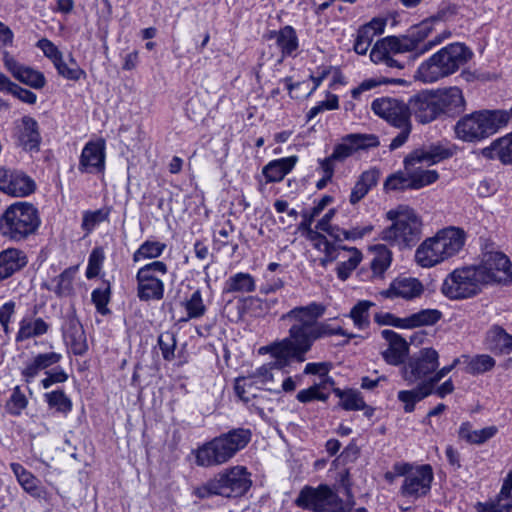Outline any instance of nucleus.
Instances as JSON below:
<instances>
[{
	"mask_svg": "<svg viewBox=\"0 0 512 512\" xmlns=\"http://www.w3.org/2000/svg\"><path fill=\"white\" fill-rule=\"evenodd\" d=\"M442 21L431 17L412 26L405 35L388 36L376 42L370 52L374 63L388 62L392 54L411 52L418 58L451 37V32L444 29L439 33L438 27Z\"/></svg>",
	"mask_w": 512,
	"mask_h": 512,
	"instance_id": "1",
	"label": "nucleus"
},
{
	"mask_svg": "<svg viewBox=\"0 0 512 512\" xmlns=\"http://www.w3.org/2000/svg\"><path fill=\"white\" fill-rule=\"evenodd\" d=\"M326 311L325 305L311 302L305 306H297L281 316V319L294 322L308 351L315 341L321 338L339 335L346 337V343L355 337L340 325L332 321H318Z\"/></svg>",
	"mask_w": 512,
	"mask_h": 512,
	"instance_id": "2",
	"label": "nucleus"
},
{
	"mask_svg": "<svg viewBox=\"0 0 512 512\" xmlns=\"http://www.w3.org/2000/svg\"><path fill=\"white\" fill-rule=\"evenodd\" d=\"M473 57L466 45L455 42L446 45L423 61L414 74L415 80L434 83L457 72Z\"/></svg>",
	"mask_w": 512,
	"mask_h": 512,
	"instance_id": "3",
	"label": "nucleus"
},
{
	"mask_svg": "<svg viewBox=\"0 0 512 512\" xmlns=\"http://www.w3.org/2000/svg\"><path fill=\"white\" fill-rule=\"evenodd\" d=\"M391 224L379 234V239L399 249L410 248L420 237L423 221L419 213L408 205H399L386 212Z\"/></svg>",
	"mask_w": 512,
	"mask_h": 512,
	"instance_id": "4",
	"label": "nucleus"
},
{
	"mask_svg": "<svg viewBox=\"0 0 512 512\" xmlns=\"http://www.w3.org/2000/svg\"><path fill=\"white\" fill-rule=\"evenodd\" d=\"M510 120L507 110L483 109L462 116L454 126L455 137L467 143H479L496 134Z\"/></svg>",
	"mask_w": 512,
	"mask_h": 512,
	"instance_id": "5",
	"label": "nucleus"
},
{
	"mask_svg": "<svg viewBox=\"0 0 512 512\" xmlns=\"http://www.w3.org/2000/svg\"><path fill=\"white\" fill-rule=\"evenodd\" d=\"M251 440L248 429H233L204 443L193 451L195 462L201 467H214L227 463Z\"/></svg>",
	"mask_w": 512,
	"mask_h": 512,
	"instance_id": "6",
	"label": "nucleus"
},
{
	"mask_svg": "<svg viewBox=\"0 0 512 512\" xmlns=\"http://www.w3.org/2000/svg\"><path fill=\"white\" fill-rule=\"evenodd\" d=\"M252 486L251 474L241 465L223 469L204 485L194 491L199 498L219 495L237 498L245 495Z\"/></svg>",
	"mask_w": 512,
	"mask_h": 512,
	"instance_id": "7",
	"label": "nucleus"
},
{
	"mask_svg": "<svg viewBox=\"0 0 512 512\" xmlns=\"http://www.w3.org/2000/svg\"><path fill=\"white\" fill-rule=\"evenodd\" d=\"M288 337L258 348V355H269L275 369L289 366L292 360L303 362L309 352L294 322H290Z\"/></svg>",
	"mask_w": 512,
	"mask_h": 512,
	"instance_id": "8",
	"label": "nucleus"
},
{
	"mask_svg": "<svg viewBox=\"0 0 512 512\" xmlns=\"http://www.w3.org/2000/svg\"><path fill=\"white\" fill-rule=\"evenodd\" d=\"M450 156V153L446 149L439 147H433L428 150H416L404 160V167L406 171H409L411 184V190H419L423 187L435 183L439 174L436 170L425 169L424 165H433L446 159Z\"/></svg>",
	"mask_w": 512,
	"mask_h": 512,
	"instance_id": "9",
	"label": "nucleus"
},
{
	"mask_svg": "<svg viewBox=\"0 0 512 512\" xmlns=\"http://www.w3.org/2000/svg\"><path fill=\"white\" fill-rule=\"evenodd\" d=\"M393 471L396 476L403 477L400 486L401 496L415 501L429 494L434 479L433 469L430 465L399 462L393 466Z\"/></svg>",
	"mask_w": 512,
	"mask_h": 512,
	"instance_id": "10",
	"label": "nucleus"
},
{
	"mask_svg": "<svg viewBox=\"0 0 512 512\" xmlns=\"http://www.w3.org/2000/svg\"><path fill=\"white\" fill-rule=\"evenodd\" d=\"M484 286L476 265H468L455 268L447 274L441 292L450 300H462L477 295Z\"/></svg>",
	"mask_w": 512,
	"mask_h": 512,
	"instance_id": "11",
	"label": "nucleus"
},
{
	"mask_svg": "<svg viewBox=\"0 0 512 512\" xmlns=\"http://www.w3.org/2000/svg\"><path fill=\"white\" fill-rule=\"evenodd\" d=\"M168 273L164 261H150L138 268L135 280L137 296L141 301H160L164 297L163 277Z\"/></svg>",
	"mask_w": 512,
	"mask_h": 512,
	"instance_id": "12",
	"label": "nucleus"
},
{
	"mask_svg": "<svg viewBox=\"0 0 512 512\" xmlns=\"http://www.w3.org/2000/svg\"><path fill=\"white\" fill-rule=\"evenodd\" d=\"M3 235L22 240L32 233V204L21 201L10 205L0 219Z\"/></svg>",
	"mask_w": 512,
	"mask_h": 512,
	"instance_id": "13",
	"label": "nucleus"
},
{
	"mask_svg": "<svg viewBox=\"0 0 512 512\" xmlns=\"http://www.w3.org/2000/svg\"><path fill=\"white\" fill-rule=\"evenodd\" d=\"M296 504L315 512L349 511L348 504H344L327 485H320L317 488H303L296 499Z\"/></svg>",
	"mask_w": 512,
	"mask_h": 512,
	"instance_id": "14",
	"label": "nucleus"
},
{
	"mask_svg": "<svg viewBox=\"0 0 512 512\" xmlns=\"http://www.w3.org/2000/svg\"><path fill=\"white\" fill-rule=\"evenodd\" d=\"M441 316V312L437 309H423L405 317H398L391 312H379L375 314L374 320L380 326L410 330L434 325L441 319Z\"/></svg>",
	"mask_w": 512,
	"mask_h": 512,
	"instance_id": "15",
	"label": "nucleus"
},
{
	"mask_svg": "<svg viewBox=\"0 0 512 512\" xmlns=\"http://www.w3.org/2000/svg\"><path fill=\"white\" fill-rule=\"evenodd\" d=\"M484 285L492 283L507 284L512 280L511 262L499 251L487 252L476 265Z\"/></svg>",
	"mask_w": 512,
	"mask_h": 512,
	"instance_id": "16",
	"label": "nucleus"
},
{
	"mask_svg": "<svg viewBox=\"0 0 512 512\" xmlns=\"http://www.w3.org/2000/svg\"><path fill=\"white\" fill-rule=\"evenodd\" d=\"M275 368L267 363L256 368L251 374L236 379L235 390L238 396L248 402L251 397L256 396V390H272L271 385L275 383L273 370Z\"/></svg>",
	"mask_w": 512,
	"mask_h": 512,
	"instance_id": "17",
	"label": "nucleus"
},
{
	"mask_svg": "<svg viewBox=\"0 0 512 512\" xmlns=\"http://www.w3.org/2000/svg\"><path fill=\"white\" fill-rule=\"evenodd\" d=\"M439 366V354L434 348H423L402 368V377L408 384L424 380Z\"/></svg>",
	"mask_w": 512,
	"mask_h": 512,
	"instance_id": "18",
	"label": "nucleus"
},
{
	"mask_svg": "<svg viewBox=\"0 0 512 512\" xmlns=\"http://www.w3.org/2000/svg\"><path fill=\"white\" fill-rule=\"evenodd\" d=\"M371 109L377 116L395 127H402L410 121L408 105L396 98H377L371 103Z\"/></svg>",
	"mask_w": 512,
	"mask_h": 512,
	"instance_id": "19",
	"label": "nucleus"
},
{
	"mask_svg": "<svg viewBox=\"0 0 512 512\" xmlns=\"http://www.w3.org/2000/svg\"><path fill=\"white\" fill-rule=\"evenodd\" d=\"M106 161V143L102 138L88 141L80 154L78 169L82 173H103Z\"/></svg>",
	"mask_w": 512,
	"mask_h": 512,
	"instance_id": "20",
	"label": "nucleus"
},
{
	"mask_svg": "<svg viewBox=\"0 0 512 512\" xmlns=\"http://www.w3.org/2000/svg\"><path fill=\"white\" fill-rule=\"evenodd\" d=\"M433 235L446 262L453 260L464 251L467 234L462 228L448 226L438 230Z\"/></svg>",
	"mask_w": 512,
	"mask_h": 512,
	"instance_id": "21",
	"label": "nucleus"
},
{
	"mask_svg": "<svg viewBox=\"0 0 512 512\" xmlns=\"http://www.w3.org/2000/svg\"><path fill=\"white\" fill-rule=\"evenodd\" d=\"M409 112L421 123H429L440 116L433 90H424L409 100Z\"/></svg>",
	"mask_w": 512,
	"mask_h": 512,
	"instance_id": "22",
	"label": "nucleus"
},
{
	"mask_svg": "<svg viewBox=\"0 0 512 512\" xmlns=\"http://www.w3.org/2000/svg\"><path fill=\"white\" fill-rule=\"evenodd\" d=\"M378 145V138L373 134H349L335 146L332 154L337 161H344L359 150Z\"/></svg>",
	"mask_w": 512,
	"mask_h": 512,
	"instance_id": "23",
	"label": "nucleus"
},
{
	"mask_svg": "<svg viewBox=\"0 0 512 512\" xmlns=\"http://www.w3.org/2000/svg\"><path fill=\"white\" fill-rule=\"evenodd\" d=\"M424 293V285L414 277H398L394 279L389 288L381 295L385 298H402L405 300H413L421 297Z\"/></svg>",
	"mask_w": 512,
	"mask_h": 512,
	"instance_id": "24",
	"label": "nucleus"
},
{
	"mask_svg": "<svg viewBox=\"0 0 512 512\" xmlns=\"http://www.w3.org/2000/svg\"><path fill=\"white\" fill-rule=\"evenodd\" d=\"M414 261L417 266L430 269L446 263L434 235L426 237L416 248Z\"/></svg>",
	"mask_w": 512,
	"mask_h": 512,
	"instance_id": "25",
	"label": "nucleus"
},
{
	"mask_svg": "<svg viewBox=\"0 0 512 512\" xmlns=\"http://www.w3.org/2000/svg\"><path fill=\"white\" fill-rule=\"evenodd\" d=\"M382 338L387 342V348L382 351V357L386 363L398 366L403 363L409 351L407 341L398 333L384 329L381 332Z\"/></svg>",
	"mask_w": 512,
	"mask_h": 512,
	"instance_id": "26",
	"label": "nucleus"
},
{
	"mask_svg": "<svg viewBox=\"0 0 512 512\" xmlns=\"http://www.w3.org/2000/svg\"><path fill=\"white\" fill-rule=\"evenodd\" d=\"M433 91L440 114H451L464 110L465 98L459 87L451 86Z\"/></svg>",
	"mask_w": 512,
	"mask_h": 512,
	"instance_id": "27",
	"label": "nucleus"
},
{
	"mask_svg": "<svg viewBox=\"0 0 512 512\" xmlns=\"http://www.w3.org/2000/svg\"><path fill=\"white\" fill-rule=\"evenodd\" d=\"M298 162L297 156L283 157L269 161L262 168V175L266 183H276L284 179L288 175L296 163Z\"/></svg>",
	"mask_w": 512,
	"mask_h": 512,
	"instance_id": "28",
	"label": "nucleus"
},
{
	"mask_svg": "<svg viewBox=\"0 0 512 512\" xmlns=\"http://www.w3.org/2000/svg\"><path fill=\"white\" fill-rule=\"evenodd\" d=\"M28 263L27 256L16 248L0 252V282L11 277Z\"/></svg>",
	"mask_w": 512,
	"mask_h": 512,
	"instance_id": "29",
	"label": "nucleus"
},
{
	"mask_svg": "<svg viewBox=\"0 0 512 512\" xmlns=\"http://www.w3.org/2000/svg\"><path fill=\"white\" fill-rule=\"evenodd\" d=\"M270 38L275 40L283 58L295 56L299 48V39L296 30L286 25L278 31H272Z\"/></svg>",
	"mask_w": 512,
	"mask_h": 512,
	"instance_id": "30",
	"label": "nucleus"
},
{
	"mask_svg": "<svg viewBox=\"0 0 512 512\" xmlns=\"http://www.w3.org/2000/svg\"><path fill=\"white\" fill-rule=\"evenodd\" d=\"M342 260L337 264L336 274L341 281L347 280L363 260L362 252L356 247L340 246Z\"/></svg>",
	"mask_w": 512,
	"mask_h": 512,
	"instance_id": "31",
	"label": "nucleus"
},
{
	"mask_svg": "<svg viewBox=\"0 0 512 512\" xmlns=\"http://www.w3.org/2000/svg\"><path fill=\"white\" fill-rule=\"evenodd\" d=\"M167 244L157 239H146L132 254V261L134 263H140L143 261H159L165 250Z\"/></svg>",
	"mask_w": 512,
	"mask_h": 512,
	"instance_id": "32",
	"label": "nucleus"
},
{
	"mask_svg": "<svg viewBox=\"0 0 512 512\" xmlns=\"http://www.w3.org/2000/svg\"><path fill=\"white\" fill-rule=\"evenodd\" d=\"M378 179V170L370 169L364 171L359 176L358 180L356 181L355 185L351 190L349 202L352 205H355L358 202H360L368 194V192L377 184Z\"/></svg>",
	"mask_w": 512,
	"mask_h": 512,
	"instance_id": "33",
	"label": "nucleus"
},
{
	"mask_svg": "<svg viewBox=\"0 0 512 512\" xmlns=\"http://www.w3.org/2000/svg\"><path fill=\"white\" fill-rule=\"evenodd\" d=\"M498 433V428L494 425L474 430L472 424L464 422L460 425L458 436L460 439L470 444H483L493 438Z\"/></svg>",
	"mask_w": 512,
	"mask_h": 512,
	"instance_id": "34",
	"label": "nucleus"
},
{
	"mask_svg": "<svg viewBox=\"0 0 512 512\" xmlns=\"http://www.w3.org/2000/svg\"><path fill=\"white\" fill-rule=\"evenodd\" d=\"M64 340L76 355H82L87 350V342L82 326L75 320H71L64 327Z\"/></svg>",
	"mask_w": 512,
	"mask_h": 512,
	"instance_id": "35",
	"label": "nucleus"
},
{
	"mask_svg": "<svg viewBox=\"0 0 512 512\" xmlns=\"http://www.w3.org/2000/svg\"><path fill=\"white\" fill-rule=\"evenodd\" d=\"M487 349L496 353L510 352L512 350V336L503 328L494 326L486 334Z\"/></svg>",
	"mask_w": 512,
	"mask_h": 512,
	"instance_id": "36",
	"label": "nucleus"
},
{
	"mask_svg": "<svg viewBox=\"0 0 512 512\" xmlns=\"http://www.w3.org/2000/svg\"><path fill=\"white\" fill-rule=\"evenodd\" d=\"M256 288L254 277L249 273L238 272L230 276L224 286L226 293H251Z\"/></svg>",
	"mask_w": 512,
	"mask_h": 512,
	"instance_id": "37",
	"label": "nucleus"
},
{
	"mask_svg": "<svg viewBox=\"0 0 512 512\" xmlns=\"http://www.w3.org/2000/svg\"><path fill=\"white\" fill-rule=\"evenodd\" d=\"M311 242L315 249L324 254L320 259V264L323 267H327L328 264L339 258L340 246L333 245L325 236L315 233L311 236Z\"/></svg>",
	"mask_w": 512,
	"mask_h": 512,
	"instance_id": "38",
	"label": "nucleus"
},
{
	"mask_svg": "<svg viewBox=\"0 0 512 512\" xmlns=\"http://www.w3.org/2000/svg\"><path fill=\"white\" fill-rule=\"evenodd\" d=\"M374 254L371 261V269L374 275L382 276L392 263V252L384 244H376L370 247Z\"/></svg>",
	"mask_w": 512,
	"mask_h": 512,
	"instance_id": "39",
	"label": "nucleus"
},
{
	"mask_svg": "<svg viewBox=\"0 0 512 512\" xmlns=\"http://www.w3.org/2000/svg\"><path fill=\"white\" fill-rule=\"evenodd\" d=\"M43 397L49 409L62 414L63 416H67L72 410V401L63 390L47 392Z\"/></svg>",
	"mask_w": 512,
	"mask_h": 512,
	"instance_id": "40",
	"label": "nucleus"
},
{
	"mask_svg": "<svg viewBox=\"0 0 512 512\" xmlns=\"http://www.w3.org/2000/svg\"><path fill=\"white\" fill-rule=\"evenodd\" d=\"M374 303L369 300L357 302L350 310L348 317L352 320L354 327L359 330H366L370 325V309Z\"/></svg>",
	"mask_w": 512,
	"mask_h": 512,
	"instance_id": "41",
	"label": "nucleus"
},
{
	"mask_svg": "<svg viewBox=\"0 0 512 512\" xmlns=\"http://www.w3.org/2000/svg\"><path fill=\"white\" fill-rule=\"evenodd\" d=\"M181 306L186 312V316L182 318L183 321L200 318L206 313V305L200 290H195L189 297H186L181 302Z\"/></svg>",
	"mask_w": 512,
	"mask_h": 512,
	"instance_id": "42",
	"label": "nucleus"
},
{
	"mask_svg": "<svg viewBox=\"0 0 512 512\" xmlns=\"http://www.w3.org/2000/svg\"><path fill=\"white\" fill-rule=\"evenodd\" d=\"M9 183L6 194L10 196L25 197L32 192V181L22 172L13 171Z\"/></svg>",
	"mask_w": 512,
	"mask_h": 512,
	"instance_id": "43",
	"label": "nucleus"
},
{
	"mask_svg": "<svg viewBox=\"0 0 512 512\" xmlns=\"http://www.w3.org/2000/svg\"><path fill=\"white\" fill-rule=\"evenodd\" d=\"M53 65L58 74L67 80L79 81L86 78V72L73 58H70L69 62H65L62 55Z\"/></svg>",
	"mask_w": 512,
	"mask_h": 512,
	"instance_id": "44",
	"label": "nucleus"
},
{
	"mask_svg": "<svg viewBox=\"0 0 512 512\" xmlns=\"http://www.w3.org/2000/svg\"><path fill=\"white\" fill-rule=\"evenodd\" d=\"M3 62L6 69L14 78L22 83L31 85L32 69L17 62L7 51H3Z\"/></svg>",
	"mask_w": 512,
	"mask_h": 512,
	"instance_id": "45",
	"label": "nucleus"
},
{
	"mask_svg": "<svg viewBox=\"0 0 512 512\" xmlns=\"http://www.w3.org/2000/svg\"><path fill=\"white\" fill-rule=\"evenodd\" d=\"M336 395L340 398V405L345 410L358 411L366 408L363 396L358 390H337Z\"/></svg>",
	"mask_w": 512,
	"mask_h": 512,
	"instance_id": "46",
	"label": "nucleus"
},
{
	"mask_svg": "<svg viewBox=\"0 0 512 512\" xmlns=\"http://www.w3.org/2000/svg\"><path fill=\"white\" fill-rule=\"evenodd\" d=\"M429 396V390H425L421 383L412 390H401L398 392V400L404 404V411L411 413L417 402Z\"/></svg>",
	"mask_w": 512,
	"mask_h": 512,
	"instance_id": "47",
	"label": "nucleus"
},
{
	"mask_svg": "<svg viewBox=\"0 0 512 512\" xmlns=\"http://www.w3.org/2000/svg\"><path fill=\"white\" fill-rule=\"evenodd\" d=\"M78 270V265L68 267L57 278H55L54 291L59 296H69L73 293V281Z\"/></svg>",
	"mask_w": 512,
	"mask_h": 512,
	"instance_id": "48",
	"label": "nucleus"
},
{
	"mask_svg": "<svg viewBox=\"0 0 512 512\" xmlns=\"http://www.w3.org/2000/svg\"><path fill=\"white\" fill-rule=\"evenodd\" d=\"M14 136L19 146L27 151L32 150V119L29 116L16 122Z\"/></svg>",
	"mask_w": 512,
	"mask_h": 512,
	"instance_id": "49",
	"label": "nucleus"
},
{
	"mask_svg": "<svg viewBox=\"0 0 512 512\" xmlns=\"http://www.w3.org/2000/svg\"><path fill=\"white\" fill-rule=\"evenodd\" d=\"M106 259L103 247H94L89 254L88 263L85 271L87 279H93L99 276Z\"/></svg>",
	"mask_w": 512,
	"mask_h": 512,
	"instance_id": "50",
	"label": "nucleus"
},
{
	"mask_svg": "<svg viewBox=\"0 0 512 512\" xmlns=\"http://www.w3.org/2000/svg\"><path fill=\"white\" fill-rule=\"evenodd\" d=\"M496 365L495 359L488 354H478L470 357L467 362V371L471 374H483L491 371Z\"/></svg>",
	"mask_w": 512,
	"mask_h": 512,
	"instance_id": "51",
	"label": "nucleus"
},
{
	"mask_svg": "<svg viewBox=\"0 0 512 512\" xmlns=\"http://www.w3.org/2000/svg\"><path fill=\"white\" fill-rule=\"evenodd\" d=\"M491 148L502 163L512 164V133L494 141Z\"/></svg>",
	"mask_w": 512,
	"mask_h": 512,
	"instance_id": "52",
	"label": "nucleus"
},
{
	"mask_svg": "<svg viewBox=\"0 0 512 512\" xmlns=\"http://www.w3.org/2000/svg\"><path fill=\"white\" fill-rule=\"evenodd\" d=\"M108 217L109 212L106 209L85 211L83 213L81 228L86 234H90L99 224L106 221Z\"/></svg>",
	"mask_w": 512,
	"mask_h": 512,
	"instance_id": "53",
	"label": "nucleus"
},
{
	"mask_svg": "<svg viewBox=\"0 0 512 512\" xmlns=\"http://www.w3.org/2000/svg\"><path fill=\"white\" fill-rule=\"evenodd\" d=\"M411 180L409 171H398L387 177L384 182L385 191H398L410 189Z\"/></svg>",
	"mask_w": 512,
	"mask_h": 512,
	"instance_id": "54",
	"label": "nucleus"
},
{
	"mask_svg": "<svg viewBox=\"0 0 512 512\" xmlns=\"http://www.w3.org/2000/svg\"><path fill=\"white\" fill-rule=\"evenodd\" d=\"M374 36L365 27L361 26L356 34L353 49L359 55H365L371 46Z\"/></svg>",
	"mask_w": 512,
	"mask_h": 512,
	"instance_id": "55",
	"label": "nucleus"
},
{
	"mask_svg": "<svg viewBox=\"0 0 512 512\" xmlns=\"http://www.w3.org/2000/svg\"><path fill=\"white\" fill-rule=\"evenodd\" d=\"M387 83H398V84H402L404 83L403 80H387L385 78H370V79H366L364 81H362L357 87H355L354 89H352L351 91V94H352V97L354 98H357L359 97L363 92L365 91H369L375 87H378L382 84H387Z\"/></svg>",
	"mask_w": 512,
	"mask_h": 512,
	"instance_id": "56",
	"label": "nucleus"
},
{
	"mask_svg": "<svg viewBox=\"0 0 512 512\" xmlns=\"http://www.w3.org/2000/svg\"><path fill=\"white\" fill-rule=\"evenodd\" d=\"M28 400L26 396L20 391L19 387H16L6 404V409L9 413L18 415L26 408Z\"/></svg>",
	"mask_w": 512,
	"mask_h": 512,
	"instance_id": "57",
	"label": "nucleus"
},
{
	"mask_svg": "<svg viewBox=\"0 0 512 512\" xmlns=\"http://www.w3.org/2000/svg\"><path fill=\"white\" fill-rule=\"evenodd\" d=\"M374 231V225L371 223H364L353 226L347 229V232H342L344 234V239L346 241H357L361 240L372 234Z\"/></svg>",
	"mask_w": 512,
	"mask_h": 512,
	"instance_id": "58",
	"label": "nucleus"
},
{
	"mask_svg": "<svg viewBox=\"0 0 512 512\" xmlns=\"http://www.w3.org/2000/svg\"><path fill=\"white\" fill-rule=\"evenodd\" d=\"M68 379V374L60 367H54L45 372V378L41 380L44 389H48L54 384L64 383Z\"/></svg>",
	"mask_w": 512,
	"mask_h": 512,
	"instance_id": "59",
	"label": "nucleus"
},
{
	"mask_svg": "<svg viewBox=\"0 0 512 512\" xmlns=\"http://www.w3.org/2000/svg\"><path fill=\"white\" fill-rule=\"evenodd\" d=\"M158 343L164 359L171 360L174 357L176 341L173 333L164 332L159 336Z\"/></svg>",
	"mask_w": 512,
	"mask_h": 512,
	"instance_id": "60",
	"label": "nucleus"
},
{
	"mask_svg": "<svg viewBox=\"0 0 512 512\" xmlns=\"http://www.w3.org/2000/svg\"><path fill=\"white\" fill-rule=\"evenodd\" d=\"M11 469L14 472L19 484L23 487V489L31 493L32 492V480H31V473L27 471L25 468L22 467V465L18 463H12Z\"/></svg>",
	"mask_w": 512,
	"mask_h": 512,
	"instance_id": "61",
	"label": "nucleus"
},
{
	"mask_svg": "<svg viewBox=\"0 0 512 512\" xmlns=\"http://www.w3.org/2000/svg\"><path fill=\"white\" fill-rule=\"evenodd\" d=\"M296 397L298 401L307 403L312 400L325 401L328 396L320 391V387L318 385H314L299 391Z\"/></svg>",
	"mask_w": 512,
	"mask_h": 512,
	"instance_id": "62",
	"label": "nucleus"
},
{
	"mask_svg": "<svg viewBox=\"0 0 512 512\" xmlns=\"http://www.w3.org/2000/svg\"><path fill=\"white\" fill-rule=\"evenodd\" d=\"M110 289L109 287L97 288L93 290L91 298L96 306V309L100 313H105L106 306L109 302Z\"/></svg>",
	"mask_w": 512,
	"mask_h": 512,
	"instance_id": "63",
	"label": "nucleus"
},
{
	"mask_svg": "<svg viewBox=\"0 0 512 512\" xmlns=\"http://www.w3.org/2000/svg\"><path fill=\"white\" fill-rule=\"evenodd\" d=\"M37 47L52 63H54L62 56V53L58 47L48 39L39 40L37 42Z\"/></svg>",
	"mask_w": 512,
	"mask_h": 512,
	"instance_id": "64",
	"label": "nucleus"
}]
</instances>
